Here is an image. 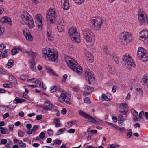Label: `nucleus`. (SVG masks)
<instances>
[{
	"mask_svg": "<svg viewBox=\"0 0 148 148\" xmlns=\"http://www.w3.org/2000/svg\"><path fill=\"white\" fill-rule=\"evenodd\" d=\"M45 134L43 132H41L39 135V137L41 138H43L45 137Z\"/></svg>",
	"mask_w": 148,
	"mask_h": 148,
	"instance_id": "obj_57",
	"label": "nucleus"
},
{
	"mask_svg": "<svg viewBox=\"0 0 148 148\" xmlns=\"http://www.w3.org/2000/svg\"><path fill=\"white\" fill-rule=\"evenodd\" d=\"M61 4L62 8L65 10H68L69 8L68 0H61Z\"/></svg>",
	"mask_w": 148,
	"mask_h": 148,
	"instance_id": "obj_19",
	"label": "nucleus"
},
{
	"mask_svg": "<svg viewBox=\"0 0 148 148\" xmlns=\"http://www.w3.org/2000/svg\"><path fill=\"white\" fill-rule=\"evenodd\" d=\"M45 104L47 105H44L42 107L43 109L45 111L51 110L52 108L53 105L51 104L49 101H46L44 103V104Z\"/></svg>",
	"mask_w": 148,
	"mask_h": 148,
	"instance_id": "obj_17",
	"label": "nucleus"
},
{
	"mask_svg": "<svg viewBox=\"0 0 148 148\" xmlns=\"http://www.w3.org/2000/svg\"><path fill=\"white\" fill-rule=\"evenodd\" d=\"M65 128H63L59 130L57 133L56 134V135H60L64 133V132L66 130Z\"/></svg>",
	"mask_w": 148,
	"mask_h": 148,
	"instance_id": "obj_33",
	"label": "nucleus"
},
{
	"mask_svg": "<svg viewBox=\"0 0 148 148\" xmlns=\"http://www.w3.org/2000/svg\"><path fill=\"white\" fill-rule=\"evenodd\" d=\"M47 132L49 136H52L53 134V131L51 129H49L47 131Z\"/></svg>",
	"mask_w": 148,
	"mask_h": 148,
	"instance_id": "obj_43",
	"label": "nucleus"
},
{
	"mask_svg": "<svg viewBox=\"0 0 148 148\" xmlns=\"http://www.w3.org/2000/svg\"><path fill=\"white\" fill-rule=\"evenodd\" d=\"M11 81V83L14 85H16L18 84L17 80L15 78L14 79H13Z\"/></svg>",
	"mask_w": 148,
	"mask_h": 148,
	"instance_id": "obj_50",
	"label": "nucleus"
},
{
	"mask_svg": "<svg viewBox=\"0 0 148 148\" xmlns=\"http://www.w3.org/2000/svg\"><path fill=\"white\" fill-rule=\"evenodd\" d=\"M28 93V89L26 88L25 89V92L23 93V95L24 98H26L24 96H27V94Z\"/></svg>",
	"mask_w": 148,
	"mask_h": 148,
	"instance_id": "obj_59",
	"label": "nucleus"
},
{
	"mask_svg": "<svg viewBox=\"0 0 148 148\" xmlns=\"http://www.w3.org/2000/svg\"><path fill=\"white\" fill-rule=\"evenodd\" d=\"M14 60L12 59L9 60L7 64V66L9 68H10L13 66V65Z\"/></svg>",
	"mask_w": 148,
	"mask_h": 148,
	"instance_id": "obj_34",
	"label": "nucleus"
},
{
	"mask_svg": "<svg viewBox=\"0 0 148 148\" xmlns=\"http://www.w3.org/2000/svg\"><path fill=\"white\" fill-rule=\"evenodd\" d=\"M132 35L127 32H123L120 35V40L121 42L124 45H126L132 40Z\"/></svg>",
	"mask_w": 148,
	"mask_h": 148,
	"instance_id": "obj_5",
	"label": "nucleus"
},
{
	"mask_svg": "<svg viewBox=\"0 0 148 148\" xmlns=\"http://www.w3.org/2000/svg\"><path fill=\"white\" fill-rule=\"evenodd\" d=\"M103 21L101 17H97L96 19H92L91 21V26L94 30H99L101 28Z\"/></svg>",
	"mask_w": 148,
	"mask_h": 148,
	"instance_id": "obj_7",
	"label": "nucleus"
},
{
	"mask_svg": "<svg viewBox=\"0 0 148 148\" xmlns=\"http://www.w3.org/2000/svg\"><path fill=\"white\" fill-rule=\"evenodd\" d=\"M115 129L122 131H125V129L124 127L121 128L119 126L116 125L115 128Z\"/></svg>",
	"mask_w": 148,
	"mask_h": 148,
	"instance_id": "obj_44",
	"label": "nucleus"
},
{
	"mask_svg": "<svg viewBox=\"0 0 148 148\" xmlns=\"http://www.w3.org/2000/svg\"><path fill=\"white\" fill-rule=\"evenodd\" d=\"M65 61L68 66L71 70L76 72L78 74L80 75L82 73V67L75 60L71 57H68L65 58Z\"/></svg>",
	"mask_w": 148,
	"mask_h": 148,
	"instance_id": "obj_2",
	"label": "nucleus"
},
{
	"mask_svg": "<svg viewBox=\"0 0 148 148\" xmlns=\"http://www.w3.org/2000/svg\"><path fill=\"white\" fill-rule=\"evenodd\" d=\"M122 114H120L118 116L119 123L121 125V126H123V122L124 121V117L122 115Z\"/></svg>",
	"mask_w": 148,
	"mask_h": 148,
	"instance_id": "obj_27",
	"label": "nucleus"
},
{
	"mask_svg": "<svg viewBox=\"0 0 148 148\" xmlns=\"http://www.w3.org/2000/svg\"><path fill=\"white\" fill-rule=\"evenodd\" d=\"M4 29L3 27H0V35H2L4 34Z\"/></svg>",
	"mask_w": 148,
	"mask_h": 148,
	"instance_id": "obj_55",
	"label": "nucleus"
},
{
	"mask_svg": "<svg viewBox=\"0 0 148 148\" xmlns=\"http://www.w3.org/2000/svg\"><path fill=\"white\" fill-rule=\"evenodd\" d=\"M85 91L84 92L83 95L85 96L88 95L90 93L92 92L94 90V88L87 85L85 87Z\"/></svg>",
	"mask_w": 148,
	"mask_h": 148,
	"instance_id": "obj_18",
	"label": "nucleus"
},
{
	"mask_svg": "<svg viewBox=\"0 0 148 148\" xmlns=\"http://www.w3.org/2000/svg\"><path fill=\"white\" fill-rule=\"evenodd\" d=\"M138 19L140 22L142 23H147L148 21V19L146 14L143 13H140L138 14Z\"/></svg>",
	"mask_w": 148,
	"mask_h": 148,
	"instance_id": "obj_15",
	"label": "nucleus"
},
{
	"mask_svg": "<svg viewBox=\"0 0 148 148\" xmlns=\"http://www.w3.org/2000/svg\"><path fill=\"white\" fill-rule=\"evenodd\" d=\"M144 115V111H141L139 114V116L140 118H141Z\"/></svg>",
	"mask_w": 148,
	"mask_h": 148,
	"instance_id": "obj_64",
	"label": "nucleus"
},
{
	"mask_svg": "<svg viewBox=\"0 0 148 148\" xmlns=\"http://www.w3.org/2000/svg\"><path fill=\"white\" fill-rule=\"evenodd\" d=\"M20 78L21 80H25L27 79V77L26 76L24 75H22L20 76Z\"/></svg>",
	"mask_w": 148,
	"mask_h": 148,
	"instance_id": "obj_47",
	"label": "nucleus"
},
{
	"mask_svg": "<svg viewBox=\"0 0 148 148\" xmlns=\"http://www.w3.org/2000/svg\"><path fill=\"white\" fill-rule=\"evenodd\" d=\"M7 142V140L6 139H3L1 141V143L2 144H6Z\"/></svg>",
	"mask_w": 148,
	"mask_h": 148,
	"instance_id": "obj_56",
	"label": "nucleus"
},
{
	"mask_svg": "<svg viewBox=\"0 0 148 148\" xmlns=\"http://www.w3.org/2000/svg\"><path fill=\"white\" fill-rule=\"evenodd\" d=\"M35 61V60L34 58H33L32 59L31 61L30 68L32 71L35 72L36 70V67L34 66V65L36 64Z\"/></svg>",
	"mask_w": 148,
	"mask_h": 148,
	"instance_id": "obj_26",
	"label": "nucleus"
},
{
	"mask_svg": "<svg viewBox=\"0 0 148 148\" xmlns=\"http://www.w3.org/2000/svg\"><path fill=\"white\" fill-rule=\"evenodd\" d=\"M64 25H57V28L58 32H61L64 31Z\"/></svg>",
	"mask_w": 148,
	"mask_h": 148,
	"instance_id": "obj_32",
	"label": "nucleus"
},
{
	"mask_svg": "<svg viewBox=\"0 0 148 148\" xmlns=\"http://www.w3.org/2000/svg\"><path fill=\"white\" fill-rule=\"evenodd\" d=\"M110 95L106 94H102L101 95V101H110L111 99L110 98Z\"/></svg>",
	"mask_w": 148,
	"mask_h": 148,
	"instance_id": "obj_24",
	"label": "nucleus"
},
{
	"mask_svg": "<svg viewBox=\"0 0 148 148\" xmlns=\"http://www.w3.org/2000/svg\"><path fill=\"white\" fill-rule=\"evenodd\" d=\"M85 56L87 61L91 63L93 61L94 58L90 53L87 52L85 53Z\"/></svg>",
	"mask_w": 148,
	"mask_h": 148,
	"instance_id": "obj_21",
	"label": "nucleus"
},
{
	"mask_svg": "<svg viewBox=\"0 0 148 148\" xmlns=\"http://www.w3.org/2000/svg\"><path fill=\"white\" fill-rule=\"evenodd\" d=\"M1 22L3 23H9L10 24L12 23L11 19L9 17H4L2 18L1 20Z\"/></svg>",
	"mask_w": 148,
	"mask_h": 148,
	"instance_id": "obj_23",
	"label": "nucleus"
},
{
	"mask_svg": "<svg viewBox=\"0 0 148 148\" xmlns=\"http://www.w3.org/2000/svg\"><path fill=\"white\" fill-rule=\"evenodd\" d=\"M47 71L50 74L54 76H58L56 75L55 72L49 66H46L45 67Z\"/></svg>",
	"mask_w": 148,
	"mask_h": 148,
	"instance_id": "obj_25",
	"label": "nucleus"
},
{
	"mask_svg": "<svg viewBox=\"0 0 148 148\" xmlns=\"http://www.w3.org/2000/svg\"><path fill=\"white\" fill-rule=\"evenodd\" d=\"M0 132L1 133L3 134H6L5 129L2 127H0Z\"/></svg>",
	"mask_w": 148,
	"mask_h": 148,
	"instance_id": "obj_46",
	"label": "nucleus"
},
{
	"mask_svg": "<svg viewBox=\"0 0 148 148\" xmlns=\"http://www.w3.org/2000/svg\"><path fill=\"white\" fill-rule=\"evenodd\" d=\"M57 88L56 86H51L50 88V91L51 93L54 92L56 91Z\"/></svg>",
	"mask_w": 148,
	"mask_h": 148,
	"instance_id": "obj_41",
	"label": "nucleus"
},
{
	"mask_svg": "<svg viewBox=\"0 0 148 148\" xmlns=\"http://www.w3.org/2000/svg\"><path fill=\"white\" fill-rule=\"evenodd\" d=\"M141 82L143 85L148 87V74H145L143 77Z\"/></svg>",
	"mask_w": 148,
	"mask_h": 148,
	"instance_id": "obj_20",
	"label": "nucleus"
},
{
	"mask_svg": "<svg viewBox=\"0 0 148 148\" xmlns=\"http://www.w3.org/2000/svg\"><path fill=\"white\" fill-rule=\"evenodd\" d=\"M3 86L5 88H11L12 86L11 84H3Z\"/></svg>",
	"mask_w": 148,
	"mask_h": 148,
	"instance_id": "obj_42",
	"label": "nucleus"
},
{
	"mask_svg": "<svg viewBox=\"0 0 148 148\" xmlns=\"http://www.w3.org/2000/svg\"><path fill=\"white\" fill-rule=\"evenodd\" d=\"M42 57L48 61L56 62L57 61L58 55L57 53H55L49 48H45L42 49Z\"/></svg>",
	"mask_w": 148,
	"mask_h": 148,
	"instance_id": "obj_1",
	"label": "nucleus"
},
{
	"mask_svg": "<svg viewBox=\"0 0 148 148\" xmlns=\"http://www.w3.org/2000/svg\"><path fill=\"white\" fill-rule=\"evenodd\" d=\"M42 16L40 14H37L36 17V21L38 24V28L40 29H42Z\"/></svg>",
	"mask_w": 148,
	"mask_h": 148,
	"instance_id": "obj_16",
	"label": "nucleus"
},
{
	"mask_svg": "<svg viewBox=\"0 0 148 148\" xmlns=\"http://www.w3.org/2000/svg\"><path fill=\"white\" fill-rule=\"evenodd\" d=\"M137 55L138 58L143 62L148 60V52L143 48L140 47L138 48Z\"/></svg>",
	"mask_w": 148,
	"mask_h": 148,
	"instance_id": "obj_6",
	"label": "nucleus"
},
{
	"mask_svg": "<svg viewBox=\"0 0 148 148\" xmlns=\"http://www.w3.org/2000/svg\"><path fill=\"white\" fill-rule=\"evenodd\" d=\"M85 76L86 78H88L89 84H90L91 82L94 81V78L91 71L88 69H86L85 72Z\"/></svg>",
	"mask_w": 148,
	"mask_h": 148,
	"instance_id": "obj_14",
	"label": "nucleus"
},
{
	"mask_svg": "<svg viewBox=\"0 0 148 148\" xmlns=\"http://www.w3.org/2000/svg\"><path fill=\"white\" fill-rule=\"evenodd\" d=\"M21 17L23 21L28 25L30 29H32L34 26L32 17L27 11H23L22 14L21 16Z\"/></svg>",
	"mask_w": 148,
	"mask_h": 148,
	"instance_id": "obj_3",
	"label": "nucleus"
},
{
	"mask_svg": "<svg viewBox=\"0 0 148 148\" xmlns=\"http://www.w3.org/2000/svg\"><path fill=\"white\" fill-rule=\"evenodd\" d=\"M67 112V110L65 108H63L61 111V113L63 115H64L66 114Z\"/></svg>",
	"mask_w": 148,
	"mask_h": 148,
	"instance_id": "obj_63",
	"label": "nucleus"
},
{
	"mask_svg": "<svg viewBox=\"0 0 148 148\" xmlns=\"http://www.w3.org/2000/svg\"><path fill=\"white\" fill-rule=\"evenodd\" d=\"M84 102L86 103H89L90 102V99L88 97H86L84 99Z\"/></svg>",
	"mask_w": 148,
	"mask_h": 148,
	"instance_id": "obj_49",
	"label": "nucleus"
},
{
	"mask_svg": "<svg viewBox=\"0 0 148 148\" xmlns=\"http://www.w3.org/2000/svg\"><path fill=\"white\" fill-rule=\"evenodd\" d=\"M66 97H68L69 99L70 100L71 99V92H67L66 93Z\"/></svg>",
	"mask_w": 148,
	"mask_h": 148,
	"instance_id": "obj_58",
	"label": "nucleus"
},
{
	"mask_svg": "<svg viewBox=\"0 0 148 148\" xmlns=\"http://www.w3.org/2000/svg\"><path fill=\"white\" fill-rule=\"evenodd\" d=\"M21 103V99H19L18 97H16L14 100L13 103L14 104H18Z\"/></svg>",
	"mask_w": 148,
	"mask_h": 148,
	"instance_id": "obj_35",
	"label": "nucleus"
},
{
	"mask_svg": "<svg viewBox=\"0 0 148 148\" xmlns=\"http://www.w3.org/2000/svg\"><path fill=\"white\" fill-rule=\"evenodd\" d=\"M120 114H122V116L123 115V116L124 117H125L126 116V112L125 111H121Z\"/></svg>",
	"mask_w": 148,
	"mask_h": 148,
	"instance_id": "obj_62",
	"label": "nucleus"
},
{
	"mask_svg": "<svg viewBox=\"0 0 148 148\" xmlns=\"http://www.w3.org/2000/svg\"><path fill=\"white\" fill-rule=\"evenodd\" d=\"M79 114L82 116L84 117L86 119L88 120H91L90 121L92 123H95L97 122V120L94 119L90 115L86 113L83 111L79 110Z\"/></svg>",
	"mask_w": 148,
	"mask_h": 148,
	"instance_id": "obj_13",
	"label": "nucleus"
},
{
	"mask_svg": "<svg viewBox=\"0 0 148 148\" xmlns=\"http://www.w3.org/2000/svg\"><path fill=\"white\" fill-rule=\"evenodd\" d=\"M68 76L66 74H64L63 77V79L62 80V82H65V81L66 80V79H67Z\"/></svg>",
	"mask_w": 148,
	"mask_h": 148,
	"instance_id": "obj_54",
	"label": "nucleus"
},
{
	"mask_svg": "<svg viewBox=\"0 0 148 148\" xmlns=\"http://www.w3.org/2000/svg\"><path fill=\"white\" fill-rule=\"evenodd\" d=\"M23 33L27 40L32 41V40L33 37L29 32H25V31L23 30Z\"/></svg>",
	"mask_w": 148,
	"mask_h": 148,
	"instance_id": "obj_22",
	"label": "nucleus"
},
{
	"mask_svg": "<svg viewBox=\"0 0 148 148\" xmlns=\"http://www.w3.org/2000/svg\"><path fill=\"white\" fill-rule=\"evenodd\" d=\"M123 60L125 62V64H127L128 66L133 67L136 66L131 56L129 53H126L125 54L123 57Z\"/></svg>",
	"mask_w": 148,
	"mask_h": 148,
	"instance_id": "obj_10",
	"label": "nucleus"
},
{
	"mask_svg": "<svg viewBox=\"0 0 148 148\" xmlns=\"http://www.w3.org/2000/svg\"><path fill=\"white\" fill-rule=\"evenodd\" d=\"M69 34L71 40L76 42L78 43L80 41L79 38V34L76 30V29L75 27H72L70 29Z\"/></svg>",
	"mask_w": 148,
	"mask_h": 148,
	"instance_id": "obj_4",
	"label": "nucleus"
},
{
	"mask_svg": "<svg viewBox=\"0 0 148 148\" xmlns=\"http://www.w3.org/2000/svg\"><path fill=\"white\" fill-rule=\"evenodd\" d=\"M80 88L78 86H75L73 88V90L74 92H78L79 91Z\"/></svg>",
	"mask_w": 148,
	"mask_h": 148,
	"instance_id": "obj_51",
	"label": "nucleus"
},
{
	"mask_svg": "<svg viewBox=\"0 0 148 148\" xmlns=\"http://www.w3.org/2000/svg\"><path fill=\"white\" fill-rule=\"evenodd\" d=\"M75 2L78 4H81L83 3L84 0H73Z\"/></svg>",
	"mask_w": 148,
	"mask_h": 148,
	"instance_id": "obj_40",
	"label": "nucleus"
},
{
	"mask_svg": "<svg viewBox=\"0 0 148 148\" xmlns=\"http://www.w3.org/2000/svg\"><path fill=\"white\" fill-rule=\"evenodd\" d=\"M140 36V40L145 44H148V31L147 30H145L141 32Z\"/></svg>",
	"mask_w": 148,
	"mask_h": 148,
	"instance_id": "obj_12",
	"label": "nucleus"
},
{
	"mask_svg": "<svg viewBox=\"0 0 148 148\" xmlns=\"http://www.w3.org/2000/svg\"><path fill=\"white\" fill-rule=\"evenodd\" d=\"M34 83L36 84V85L37 87H40L41 86V82L38 79L35 81Z\"/></svg>",
	"mask_w": 148,
	"mask_h": 148,
	"instance_id": "obj_38",
	"label": "nucleus"
},
{
	"mask_svg": "<svg viewBox=\"0 0 148 148\" xmlns=\"http://www.w3.org/2000/svg\"><path fill=\"white\" fill-rule=\"evenodd\" d=\"M54 124L56 125V127H58L61 126L62 125L60 123H57L56 122H54Z\"/></svg>",
	"mask_w": 148,
	"mask_h": 148,
	"instance_id": "obj_61",
	"label": "nucleus"
},
{
	"mask_svg": "<svg viewBox=\"0 0 148 148\" xmlns=\"http://www.w3.org/2000/svg\"><path fill=\"white\" fill-rule=\"evenodd\" d=\"M27 53L29 55L33 57H35L37 55V54L36 53L32 51H27Z\"/></svg>",
	"mask_w": 148,
	"mask_h": 148,
	"instance_id": "obj_36",
	"label": "nucleus"
},
{
	"mask_svg": "<svg viewBox=\"0 0 148 148\" xmlns=\"http://www.w3.org/2000/svg\"><path fill=\"white\" fill-rule=\"evenodd\" d=\"M65 22L62 18L60 19L58 21L57 25L65 26Z\"/></svg>",
	"mask_w": 148,
	"mask_h": 148,
	"instance_id": "obj_29",
	"label": "nucleus"
},
{
	"mask_svg": "<svg viewBox=\"0 0 148 148\" xmlns=\"http://www.w3.org/2000/svg\"><path fill=\"white\" fill-rule=\"evenodd\" d=\"M106 123H107V124H108L109 125L112 127H113L114 128H115V127L116 126V125L114 124H113L111 123L108 122L107 121H106Z\"/></svg>",
	"mask_w": 148,
	"mask_h": 148,
	"instance_id": "obj_48",
	"label": "nucleus"
},
{
	"mask_svg": "<svg viewBox=\"0 0 148 148\" xmlns=\"http://www.w3.org/2000/svg\"><path fill=\"white\" fill-rule=\"evenodd\" d=\"M75 121H70L68 122L67 125H66V126L68 128H69L73 126L75 124Z\"/></svg>",
	"mask_w": 148,
	"mask_h": 148,
	"instance_id": "obj_31",
	"label": "nucleus"
},
{
	"mask_svg": "<svg viewBox=\"0 0 148 148\" xmlns=\"http://www.w3.org/2000/svg\"><path fill=\"white\" fill-rule=\"evenodd\" d=\"M136 91L138 92H139V94L142 96L143 92L142 89L140 88H137L136 89Z\"/></svg>",
	"mask_w": 148,
	"mask_h": 148,
	"instance_id": "obj_52",
	"label": "nucleus"
},
{
	"mask_svg": "<svg viewBox=\"0 0 148 148\" xmlns=\"http://www.w3.org/2000/svg\"><path fill=\"white\" fill-rule=\"evenodd\" d=\"M19 52L14 47L11 51V54L13 55L17 54Z\"/></svg>",
	"mask_w": 148,
	"mask_h": 148,
	"instance_id": "obj_39",
	"label": "nucleus"
},
{
	"mask_svg": "<svg viewBox=\"0 0 148 148\" xmlns=\"http://www.w3.org/2000/svg\"><path fill=\"white\" fill-rule=\"evenodd\" d=\"M38 129V127L37 125H34L32 128V130L33 131H35L37 130Z\"/></svg>",
	"mask_w": 148,
	"mask_h": 148,
	"instance_id": "obj_60",
	"label": "nucleus"
},
{
	"mask_svg": "<svg viewBox=\"0 0 148 148\" xmlns=\"http://www.w3.org/2000/svg\"><path fill=\"white\" fill-rule=\"evenodd\" d=\"M132 114L135 116H137L138 115V112L134 110L133 109L132 110Z\"/></svg>",
	"mask_w": 148,
	"mask_h": 148,
	"instance_id": "obj_45",
	"label": "nucleus"
},
{
	"mask_svg": "<svg viewBox=\"0 0 148 148\" xmlns=\"http://www.w3.org/2000/svg\"><path fill=\"white\" fill-rule=\"evenodd\" d=\"M66 96L65 94L62 93L61 94L60 96L59 97L58 100L60 102H62L65 101V99L66 98Z\"/></svg>",
	"mask_w": 148,
	"mask_h": 148,
	"instance_id": "obj_28",
	"label": "nucleus"
},
{
	"mask_svg": "<svg viewBox=\"0 0 148 148\" xmlns=\"http://www.w3.org/2000/svg\"><path fill=\"white\" fill-rule=\"evenodd\" d=\"M102 49L106 54V55L109 54L110 55L111 58L116 63L118 64L119 62L118 58L116 56L115 54L114 53H112L111 54L110 53V51L108 50L107 46L103 45L102 47Z\"/></svg>",
	"mask_w": 148,
	"mask_h": 148,
	"instance_id": "obj_11",
	"label": "nucleus"
},
{
	"mask_svg": "<svg viewBox=\"0 0 148 148\" xmlns=\"http://www.w3.org/2000/svg\"><path fill=\"white\" fill-rule=\"evenodd\" d=\"M82 31L83 35L85 40L88 43H91L92 40V37L94 36L93 34L87 29H84Z\"/></svg>",
	"mask_w": 148,
	"mask_h": 148,
	"instance_id": "obj_9",
	"label": "nucleus"
},
{
	"mask_svg": "<svg viewBox=\"0 0 148 148\" xmlns=\"http://www.w3.org/2000/svg\"><path fill=\"white\" fill-rule=\"evenodd\" d=\"M46 18L47 21L53 23L57 16L56 12L55 9H49L47 12Z\"/></svg>",
	"mask_w": 148,
	"mask_h": 148,
	"instance_id": "obj_8",
	"label": "nucleus"
},
{
	"mask_svg": "<svg viewBox=\"0 0 148 148\" xmlns=\"http://www.w3.org/2000/svg\"><path fill=\"white\" fill-rule=\"evenodd\" d=\"M53 141H55V142L56 143V144L57 145H60L61 143L62 142V141L61 140H58L57 139L54 140Z\"/></svg>",
	"mask_w": 148,
	"mask_h": 148,
	"instance_id": "obj_53",
	"label": "nucleus"
},
{
	"mask_svg": "<svg viewBox=\"0 0 148 148\" xmlns=\"http://www.w3.org/2000/svg\"><path fill=\"white\" fill-rule=\"evenodd\" d=\"M18 134V136L21 137H22L24 136V132L21 130H19Z\"/></svg>",
	"mask_w": 148,
	"mask_h": 148,
	"instance_id": "obj_37",
	"label": "nucleus"
},
{
	"mask_svg": "<svg viewBox=\"0 0 148 148\" xmlns=\"http://www.w3.org/2000/svg\"><path fill=\"white\" fill-rule=\"evenodd\" d=\"M119 108L122 109L124 111L128 108V105L126 103H121L119 106Z\"/></svg>",
	"mask_w": 148,
	"mask_h": 148,
	"instance_id": "obj_30",
	"label": "nucleus"
}]
</instances>
